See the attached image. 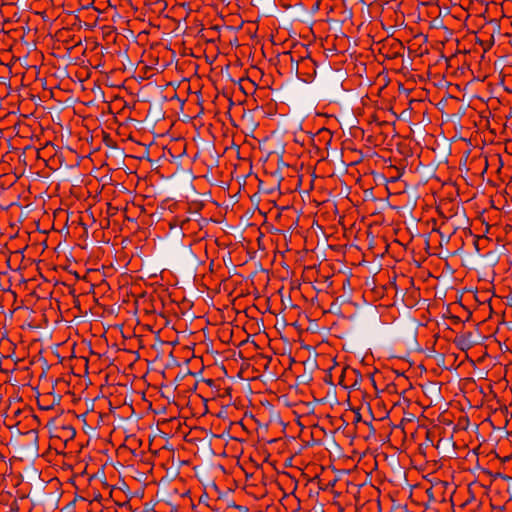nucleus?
Instances as JSON below:
<instances>
[{"mask_svg": "<svg viewBox=\"0 0 512 512\" xmlns=\"http://www.w3.org/2000/svg\"><path fill=\"white\" fill-rule=\"evenodd\" d=\"M306 61H311V59H304V58L301 59L302 64H304Z\"/></svg>", "mask_w": 512, "mask_h": 512, "instance_id": "nucleus-1", "label": "nucleus"}]
</instances>
